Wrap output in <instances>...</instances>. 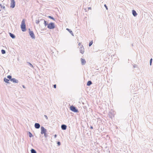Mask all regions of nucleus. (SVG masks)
<instances>
[{
    "instance_id": "obj_1",
    "label": "nucleus",
    "mask_w": 153,
    "mask_h": 153,
    "mask_svg": "<svg viewBox=\"0 0 153 153\" xmlns=\"http://www.w3.org/2000/svg\"><path fill=\"white\" fill-rule=\"evenodd\" d=\"M21 27L22 31L24 32L26 30V25L24 19H23L22 22Z\"/></svg>"
},
{
    "instance_id": "obj_2",
    "label": "nucleus",
    "mask_w": 153,
    "mask_h": 153,
    "mask_svg": "<svg viewBox=\"0 0 153 153\" xmlns=\"http://www.w3.org/2000/svg\"><path fill=\"white\" fill-rule=\"evenodd\" d=\"M55 24L53 22H51L48 25L47 27L50 29H53L55 28Z\"/></svg>"
},
{
    "instance_id": "obj_3",
    "label": "nucleus",
    "mask_w": 153,
    "mask_h": 153,
    "mask_svg": "<svg viewBox=\"0 0 153 153\" xmlns=\"http://www.w3.org/2000/svg\"><path fill=\"white\" fill-rule=\"evenodd\" d=\"M70 109L72 111L74 112L77 113L78 112V109L76 107L73 105H72L70 106Z\"/></svg>"
},
{
    "instance_id": "obj_4",
    "label": "nucleus",
    "mask_w": 153,
    "mask_h": 153,
    "mask_svg": "<svg viewBox=\"0 0 153 153\" xmlns=\"http://www.w3.org/2000/svg\"><path fill=\"white\" fill-rule=\"evenodd\" d=\"M29 31V34L30 36V37L33 39H35V37L33 32V31H31L30 29H28Z\"/></svg>"
},
{
    "instance_id": "obj_5",
    "label": "nucleus",
    "mask_w": 153,
    "mask_h": 153,
    "mask_svg": "<svg viewBox=\"0 0 153 153\" xmlns=\"http://www.w3.org/2000/svg\"><path fill=\"white\" fill-rule=\"evenodd\" d=\"M41 134H43L46 133L47 130L44 128L43 126H41Z\"/></svg>"
},
{
    "instance_id": "obj_6",
    "label": "nucleus",
    "mask_w": 153,
    "mask_h": 153,
    "mask_svg": "<svg viewBox=\"0 0 153 153\" xmlns=\"http://www.w3.org/2000/svg\"><path fill=\"white\" fill-rule=\"evenodd\" d=\"M11 1V5L10 6V7L12 8H14L15 6V2L14 0H10Z\"/></svg>"
},
{
    "instance_id": "obj_7",
    "label": "nucleus",
    "mask_w": 153,
    "mask_h": 153,
    "mask_svg": "<svg viewBox=\"0 0 153 153\" xmlns=\"http://www.w3.org/2000/svg\"><path fill=\"white\" fill-rule=\"evenodd\" d=\"M40 21H42V22H44V24L45 26H46L47 25L48 26V22L44 19H40Z\"/></svg>"
},
{
    "instance_id": "obj_8",
    "label": "nucleus",
    "mask_w": 153,
    "mask_h": 153,
    "mask_svg": "<svg viewBox=\"0 0 153 153\" xmlns=\"http://www.w3.org/2000/svg\"><path fill=\"white\" fill-rule=\"evenodd\" d=\"M40 126V125L39 123H35L34 125L35 128L37 129H39Z\"/></svg>"
},
{
    "instance_id": "obj_9",
    "label": "nucleus",
    "mask_w": 153,
    "mask_h": 153,
    "mask_svg": "<svg viewBox=\"0 0 153 153\" xmlns=\"http://www.w3.org/2000/svg\"><path fill=\"white\" fill-rule=\"evenodd\" d=\"M67 126L65 124H62L61 126V128L63 130H65L67 128Z\"/></svg>"
},
{
    "instance_id": "obj_10",
    "label": "nucleus",
    "mask_w": 153,
    "mask_h": 153,
    "mask_svg": "<svg viewBox=\"0 0 153 153\" xmlns=\"http://www.w3.org/2000/svg\"><path fill=\"white\" fill-rule=\"evenodd\" d=\"M11 81L15 83H18L19 82V81L15 78H13Z\"/></svg>"
},
{
    "instance_id": "obj_11",
    "label": "nucleus",
    "mask_w": 153,
    "mask_h": 153,
    "mask_svg": "<svg viewBox=\"0 0 153 153\" xmlns=\"http://www.w3.org/2000/svg\"><path fill=\"white\" fill-rule=\"evenodd\" d=\"M81 63H82V65H83L85 64L86 61L85 60V59H82V58H81Z\"/></svg>"
},
{
    "instance_id": "obj_12",
    "label": "nucleus",
    "mask_w": 153,
    "mask_h": 153,
    "mask_svg": "<svg viewBox=\"0 0 153 153\" xmlns=\"http://www.w3.org/2000/svg\"><path fill=\"white\" fill-rule=\"evenodd\" d=\"M132 13L133 15L134 16H136L137 14V13L136 11L134 10H132Z\"/></svg>"
},
{
    "instance_id": "obj_13",
    "label": "nucleus",
    "mask_w": 153,
    "mask_h": 153,
    "mask_svg": "<svg viewBox=\"0 0 153 153\" xmlns=\"http://www.w3.org/2000/svg\"><path fill=\"white\" fill-rule=\"evenodd\" d=\"M4 81L7 83H10L9 82V79H7L5 77L4 79Z\"/></svg>"
},
{
    "instance_id": "obj_14",
    "label": "nucleus",
    "mask_w": 153,
    "mask_h": 153,
    "mask_svg": "<svg viewBox=\"0 0 153 153\" xmlns=\"http://www.w3.org/2000/svg\"><path fill=\"white\" fill-rule=\"evenodd\" d=\"M9 35L13 39H14L15 38L16 36L15 35L13 34V33H9Z\"/></svg>"
},
{
    "instance_id": "obj_15",
    "label": "nucleus",
    "mask_w": 153,
    "mask_h": 153,
    "mask_svg": "<svg viewBox=\"0 0 153 153\" xmlns=\"http://www.w3.org/2000/svg\"><path fill=\"white\" fill-rule=\"evenodd\" d=\"M66 30H67L71 34V35L73 36H74V33L72 30H71L70 29L68 28H67Z\"/></svg>"
},
{
    "instance_id": "obj_16",
    "label": "nucleus",
    "mask_w": 153,
    "mask_h": 153,
    "mask_svg": "<svg viewBox=\"0 0 153 153\" xmlns=\"http://www.w3.org/2000/svg\"><path fill=\"white\" fill-rule=\"evenodd\" d=\"M84 48L83 47H81L80 48V52L82 54H83L84 53Z\"/></svg>"
},
{
    "instance_id": "obj_17",
    "label": "nucleus",
    "mask_w": 153,
    "mask_h": 153,
    "mask_svg": "<svg viewBox=\"0 0 153 153\" xmlns=\"http://www.w3.org/2000/svg\"><path fill=\"white\" fill-rule=\"evenodd\" d=\"M92 84V82L91 81H88L87 83V86H90L91 84Z\"/></svg>"
},
{
    "instance_id": "obj_18",
    "label": "nucleus",
    "mask_w": 153,
    "mask_h": 153,
    "mask_svg": "<svg viewBox=\"0 0 153 153\" xmlns=\"http://www.w3.org/2000/svg\"><path fill=\"white\" fill-rule=\"evenodd\" d=\"M7 78L9 79L10 81H11L13 78H12V76L11 75H8L7 76Z\"/></svg>"
},
{
    "instance_id": "obj_19",
    "label": "nucleus",
    "mask_w": 153,
    "mask_h": 153,
    "mask_svg": "<svg viewBox=\"0 0 153 153\" xmlns=\"http://www.w3.org/2000/svg\"><path fill=\"white\" fill-rule=\"evenodd\" d=\"M30 151L31 153H37L36 151L33 149H32Z\"/></svg>"
},
{
    "instance_id": "obj_20",
    "label": "nucleus",
    "mask_w": 153,
    "mask_h": 153,
    "mask_svg": "<svg viewBox=\"0 0 153 153\" xmlns=\"http://www.w3.org/2000/svg\"><path fill=\"white\" fill-rule=\"evenodd\" d=\"M27 63H28V65L30 66V67L32 68H33V66L30 63V62H27Z\"/></svg>"
},
{
    "instance_id": "obj_21",
    "label": "nucleus",
    "mask_w": 153,
    "mask_h": 153,
    "mask_svg": "<svg viewBox=\"0 0 153 153\" xmlns=\"http://www.w3.org/2000/svg\"><path fill=\"white\" fill-rule=\"evenodd\" d=\"M48 17L50 19H53V20H55V19L52 16H48Z\"/></svg>"
},
{
    "instance_id": "obj_22",
    "label": "nucleus",
    "mask_w": 153,
    "mask_h": 153,
    "mask_svg": "<svg viewBox=\"0 0 153 153\" xmlns=\"http://www.w3.org/2000/svg\"><path fill=\"white\" fill-rule=\"evenodd\" d=\"M1 52L2 54H4L6 53V51L5 50L2 49L1 50Z\"/></svg>"
},
{
    "instance_id": "obj_23",
    "label": "nucleus",
    "mask_w": 153,
    "mask_h": 153,
    "mask_svg": "<svg viewBox=\"0 0 153 153\" xmlns=\"http://www.w3.org/2000/svg\"><path fill=\"white\" fill-rule=\"evenodd\" d=\"M0 6L1 8H3V9H5V7L4 6H3L1 4H0Z\"/></svg>"
},
{
    "instance_id": "obj_24",
    "label": "nucleus",
    "mask_w": 153,
    "mask_h": 153,
    "mask_svg": "<svg viewBox=\"0 0 153 153\" xmlns=\"http://www.w3.org/2000/svg\"><path fill=\"white\" fill-rule=\"evenodd\" d=\"M40 21H41L40 19V20H36L35 21V22L37 24H38L39 23Z\"/></svg>"
},
{
    "instance_id": "obj_25",
    "label": "nucleus",
    "mask_w": 153,
    "mask_h": 153,
    "mask_svg": "<svg viewBox=\"0 0 153 153\" xmlns=\"http://www.w3.org/2000/svg\"><path fill=\"white\" fill-rule=\"evenodd\" d=\"M28 134H29V137H31L32 136V134L30 132H28Z\"/></svg>"
},
{
    "instance_id": "obj_26",
    "label": "nucleus",
    "mask_w": 153,
    "mask_h": 153,
    "mask_svg": "<svg viewBox=\"0 0 153 153\" xmlns=\"http://www.w3.org/2000/svg\"><path fill=\"white\" fill-rule=\"evenodd\" d=\"M93 42L92 41L90 42L89 44V46H90V47L93 44Z\"/></svg>"
},
{
    "instance_id": "obj_27",
    "label": "nucleus",
    "mask_w": 153,
    "mask_h": 153,
    "mask_svg": "<svg viewBox=\"0 0 153 153\" xmlns=\"http://www.w3.org/2000/svg\"><path fill=\"white\" fill-rule=\"evenodd\" d=\"M152 58L150 60V65H152Z\"/></svg>"
},
{
    "instance_id": "obj_28",
    "label": "nucleus",
    "mask_w": 153,
    "mask_h": 153,
    "mask_svg": "<svg viewBox=\"0 0 153 153\" xmlns=\"http://www.w3.org/2000/svg\"><path fill=\"white\" fill-rule=\"evenodd\" d=\"M44 136H45V138H47L48 136V134L47 133H44Z\"/></svg>"
},
{
    "instance_id": "obj_29",
    "label": "nucleus",
    "mask_w": 153,
    "mask_h": 153,
    "mask_svg": "<svg viewBox=\"0 0 153 153\" xmlns=\"http://www.w3.org/2000/svg\"><path fill=\"white\" fill-rule=\"evenodd\" d=\"M57 144L59 146L61 145V143L59 141H58L57 142Z\"/></svg>"
},
{
    "instance_id": "obj_30",
    "label": "nucleus",
    "mask_w": 153,
    "mask_h": 153,
    "mask_svg": "<svg viewBox=\"0 0 153 153\" xmlns=\"http://www.w3.org/2000/svg\"><path fill=\"white\" fill-rule=\"evenodd\" d=\"M104 6V7H105L106 9L108 10V7H107L106 5V4H105Z\"/></svg>"
},
{
    "instance_id": "obj_31",
    "label": "nucleus",
    "mask_w": 153,
    "mask_h": 153,
    "mask_svg": "<svg viewBox=\"0 0 153 153\" xmlns=\"http://www.w3.org/2000/svg\"><path fill=\"white\" fill-rule=\"evenodd\" d=\"M44 117H45V118L46 119H48V117L47 116V115H44Z\"/></svg>"
},
{
    "instance_id": "obj_32",
    "label": "nucleus",
    "mask_w": 153,
    "mask_h": 153,
    "mask_svg": "<svg viewBox=\"0 0 153 153\" xmlns=\"http://www.w3.org/2000/svg\"><path fill=\"white\" fill-rule=\"evenodd\" d=\"M56 85L55 84V85H53V87L54 88H56Z\"/></svg>"
},
{
    "instance_id": "obj_33",
    "label": "nucleus",
    "mask_w": 153,
    "mask_h": 153,
    "mask_svg": "<svg viewBox=\"0 0 153 153\" xmlns=\"http://www.w3.org/2000/svg\"><path fill=\"white\" fill-rule=\"evenodd\" d=\"M56 137H57V135L56 134H55L54 135V137L55 138H56Z\"/></svg>"
},
{
    "instance_id": "obj_34",
    "label": "nucleus",
    "mask_w": 153,
    "mask_h": 153,
    "mask_svg": "<svg viewBox=\"0 0 153 153\" xmlns=\"http://www.w3.org/2000/svg\"><path fill=\"white\" fill-rule=\"evenodd\" d=\"M90 128H91V129H93V127L92 126H90Z\"/></svg>"
},
{
    "instance_id": "obj_35",
    "label": "nucleus",
    "mask_w": 153,
    "mask_h": 153,
    "mask_svg": "<svg viewBox=\"0 0 153 153\" xmlns=\"http://www.w3.org/2000/svg\"><path fill=\"white\" fill-rule=\"evenodd\" d=\"M22 87L24 88H25V87L24 85H22Z\"/></svg>"
},
{
    "instance_id": "obj_36",
    "label": "nucleus",
    "mask_w": 153,
    "mask_h": 153,
    "mask_svg": "<svg viewBox=\"0 0 153 153\" xmlns=\"http://www.w3.org/2000/svg\"><path fill=\"white\" fill-rule=\"evenodd\" d=\"M88 9H91V7H89L88 8Z\"/></svg>"
},
{
    "instance_id": "obj_37",
    "label": "nucleus",
    "mask_w": 153,
    "mask_h": 153,
    "mask_svg": "<svg viewBox=\"0 0 153 153\" xmlns=\"http://www.w3.org/2000/svg\"><path fill=\"white\" fill-rule=\"evenodd\" d=\"M131 45H132V46H133V44H132Z\"/></svg>"
},
{
    "instance_id": "obj_38",
    "label": "nucleus",
    "mask_w": 153,
    "mask_h": 153,
    "mask_svg": "<svg viewBox=\"0 0 153 153\" xmlns=\"http://www.w3.org/2000/svg\"><path fill=\"white\" fill-rule=\"evenodd\" d=\"M80 43H79V45H80Z\"/></svg>"
},
{
    "instance_id": "obj_39",
    "label": "nucleus",
    "mask_w": 153,
    "mask_h": 153,
    "mask_svg": "<svg viewBox=\"0 0 153 153\" xmlns=\"http://www.w3.org/2000/svg\"><path fill=\"white\" fill-rule=\"evenodd\" d=\"M40 22H41L42 23H43V22H42V21H40Z\"/></svg>"
},
{
    "instance_id": "obj_40",
    "label": "nucleus",
    "mask_w": 153,
    "mask_h": 153,
    "mask_svg": "<svg viewBox=\"0 0 153 153\" xmlns=\"http://www.w3.org/2000/svg\"><path fill=\"white\" fill-rule=\"evenodd\" d=\"M1 11V10H0V11Z\"/></svg>"
}]
</instances>
